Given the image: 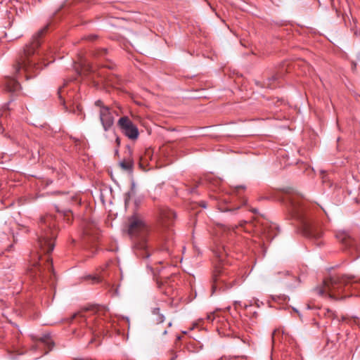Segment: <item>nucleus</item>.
<instances>
[{"instance_id": "nucleus-1", "label": "nucleus", "mask_w": 360, "mask_h": 360, "mask_svg": "<svg viewBox=\"0 0 360 360\" xmlns=\"http://www.w3.org/2000/svg\"><path fill=\"white\" fill-rule=\"evenodd\" d=\"M48 28L49 25H47L33 36L30 44L26 45L23 55L13 65L15 72H23L26 80L34 77L42 68L41 65L37 62V59L32 57V55L34 54L36 49L40 46L41 38L47 32Z\"/></svg>"}, {"instance_id": "nucleus-2", "label": "nucleus", "mask_w": 360, "mask_h": 360, "mask_svg": "<svg viewBox=\"0 0 360 360\" xmlns=\"http://www.w3.org/2000/svg\"><path fill=\"white\" fill-rule=\"evenodd\" d=\"M288 210L292 217L300 221L302 233L309 238H319L322 231L305 213V204L299 196H292L289 200Z\"/></svg>"}, {"instance_id": "nucleus-3", "label": "nucleus", "mask_w": 360, "mask_h": 360, "mask_svg": "<svg viewBox=\"0 0 360 360\" xmlns=\"http://www.w3.org/2000/svg\"><path fill=\"white\" fill-rule=\"evenodd\" d=\"M58 234L56 219L51 214L41 216L38 221L37 236L40 250L46 255L51 253L54 248Z\"/></svg>"}, {"instance_id": "nucleus-4", "label": "nucleus", "mask_w": 360, "mask_h": 360, "mask_svg": "<svg viewBox=\"0 0 360 360\" xmlns=\"http://www.w3.org/2000/svg\"><path fill=\"white\" fill-rule=\"evenodd\" d=\"M352 276L334 275L323 281V288L319 289V294H328L329 296L335 300L345 298L347 295L344 292L354 279Z\"/></svg>"}, {"instance_id": "nucleus-5", "label": "nucleus", "mask_w": 360, "mask_h": 360, "mask_svg": "<svg viewBox=\"0 0 360 360\" xmlns=\"http://www.w3.org/2000/svg\"><path fill=\"white\" fill-rule=\"evenodd\" d=\"M128 222V234L133 238H140V241L136 243V247L141 250H146L147 248L146 236L148 231L146 222L137 215L129 217Z\"/></svg>"}, {"instance_id": "nucleus-6", "label": "nucleus", "mask_w": 360, "mask_h": 360, "mask_svg": "<svg viewBox=\"0 0 360 360\" xmlns=\"http://www.w3.org/2000/svg\"><path fill=\"white\" fill-rule=\"evenodd\" d=\"M236 279L230 277L222 268L216 267L212 275V293L217 291H226L231 288Z\"/></svg>"}, {"instance_id": "nucleus-7", "label": "nucleus", "mask_w": 360, "mask_h": 360, "mask_svg": "<svg viewBox=\"0 0 360 360\" xmlns=\"http://www.w3.org/2000/svg\"><path fill=\"white\" fill-rule=\"evenodd\" d=\"M152 314L153 316V320L155 323L154 331L156 335L159 336H164L167 333V329L172 325V321L167 322L165 325L163 324L165 321V317L162 313H161L160 308L155 307L153 309Z\"/></svg>"}, {"instance_id": "nucleus-8", "label": "nucleus", "mask_w": 360, "mask_h": 360, "mask_svg": "<svg viewBox=\"0 0 360 360\" xmlns=\"http://www.w3.org/2000/svg\"><path fill=\"white\" fill-rule=\"evenodd\" d=\"M54 342L51 337L49 334L43 335L41 338L34 340V345L31 347V350L34 352L39 351V354L36 359L48 354L53 347Z\"/></svg>"}, {"instance_id": "nucleus-9", "label": "nucleus", "mask_w": 360, "mask_h": 360, "mask_svg": "<svg viewBox=\"0 0 360 360\" xmlns=\"http://www.w3.org/2000/svg\"><path fill=\"white\" fill-rule=\"evenodd\" d=\"M117 126L121 131L129 139L136 140L139 133L137 127L127 117L123 116L118 120Z\"/></svg>"}, {"instance_id": "nucleus-10", "label": "nucleus", "mask_w": 360, "mask_h": 360, "mask_svg": "<svg viewBox=\"0 0 360 360\" xmlns=\"http://www.w3.org/2000/svg\"><path fill=\"white\" fill-rule=\"evenodd\" d=\"M98 112L100 122L104 131L110 130L114 124L115 117L118 115L117 111L111 108H103Z\"/></svg>"}, {"instance_id": "nucleus-11", "label": "nucleus", "mask_w": 360, "mask_h": 360, "mask_svg": "<svg viewBox=\"0 0 360 360\" xmlns=\"http://www.w3.org/2000/svg\"><path fill=\"white\" fill-rule=\"evenodd\" d=\"M53 271L52 259L46 255L44 259L41 256H39V261L34 264L33 268L31 269L32 272L34 274L36 278H42L44 273L46 270Z\"/></svg>"}, {"instance_id": "nucleus-12", "label": "nucleus", "mask_w": 360, "mask_h": 360, "mask_svg": "<svg viewBox=\"0 0 360 360\" xmlns=\"http://www.w3.org/2000/svg\"><path fill=\"white\" fill-rule=\"evenodd\" d=\"M175 217V213L170 209L162 208L160 210V220L165 227L168 228L173 225Z\"/></svg>"}, {"instance_id": "nucleus-13", "label": "nucleus", "mask_w": 360, "mask_h": 360, "mask_svg": "<svg viewBox=\"0 0 360 360\" xmlns=\"http://www.w3.org/2000/svg\"><path fill=\"white\" fill-rule=\"evenodd\" d=\"M5 85L6 90L11 92H15L20 89V83L12 77L6 79Z\"/></svg>"}, {"instance_id": "nucleus-14", "label": "nucleus", "mask_w": 360, "mask_h": 360, "mask_svg": "<svg viewBox=\"0 0 360 360\" xmlns=\"http://www.w3.org/2000/svg\"><path fill=\"white\" fill-rule=\"evenodd\" d=\"M129 157L124 159L122 162H120V167L126 170V171H131L134 166L133 159L131 158V150H129Z\"/></svg>"}, {"instance_id": "nucleus-15", "label": "nucleus", "mask_w": 360, "mask_h": 360, "mask_svg": "<svg viewBox=\"0 0 360 360\" xmlns=\"http://www.w3.org/2000/svg\"><path fill=\"white\" fill-rule=\"evenodd\" d=\"M241 228L245 232L247 233H252L253 231H255V226L252 224L251 221H242L238 226H236L235 228Z\"/></svg>"}, {"instance_id": "nucleus-16", "label": "nucleus", "mask_w": 360, "mask_h": 360, "mask_svg": "<svg viewBox=\"0 0 360 360\" xmlns=\"http://www.w3.org/2000/svg\"><path fill=\"white\" fill-rule=\"evenodd\" d=\"M56 211L58 213H61L63 216L64 220H65L68 223H70L73 219L72 212L70 210H65L63 211H60L58 208Z\"/></svg>"}, {"instance_id": "nucleus-17", "label": "nucleus", "mask_w": 360, "mask_h": 360, "mask_svg": "<svg viewBox=\"0 0 360 360\" xmlns=\"http://www.w3.org/2000/svg\"><path fill=\"white\" fill-rule=\"evenodd\" d=\"M84 280L89 281L91 283H98L101 281L99 276L97 275H87L84 277Z\"/></svg>"}, {"instance_id": "nucleus-18", "label": "nucleus", "mask_w": 360, "mask_h": 360, "mask_svg": "<svg viewBox=\"0 0 360 360\" xmlns=\"http://www.w3.org/2000/svg\"><path fill=\"white\" fill-rule=\"evenodd\" d=\"M79 319V321L86 322V325H89V322H87V316L82 312L75 313L72 315V319Z\"/></svg>"}, {"instance_id": "nucleus-19", "label": "nucleus", "mask_w": 360, "mask_h": 360, "mask_svg": "<svg viewBox=\"0 0 360 360\" xmlns=\"http://www.w3.org/2000/svg\"><path fill=\"white\" fill-rule=\"evenodd\" d=\"M95 226L94 224H89L84 229V233L85 235H91L94 233Z\"/></svg>"}, {"instance_id": "nucleus-20", "label": "nucleus", "mask_w": 360, "mask_h": 360, "mask_svg": "<svg viewBox=\"0 0 360 360\" xmlns=\"http://www.w3.org/2000/svg\"><path fill=\"white\" fill-rule=\"evenodd\" d=\"M163 286H165V289L164 290V293L167 296H172L174 294V289L172 286L165 285L163 284Z\"/></svg>"}, {"instance_id": "nucleus-21", "label": "nucleus", "mask_w": 360, "mask_h": 360, "mask_svg": "<svg viewBox=\"0 0 360 360\" xmlns=\"http://www.w3.org/2000/svg\"><path fill=\"white\" fill-rule=\"evenodd\" d=\"M95 105L99 108V110H101L103 108H109L108 106L105 105L101 100H97L95 101Z\"/></svg>"}, {"instance_id": "nucleus-22", "label": "nucleus", "mask_w": 360, "mask_h": 360, "mask_svg": "<svg viewBox=\"0 0 360 360\" xmlns=\"http://www.w3.org/2000/svg\"><path fill=\"white\" fill-rule=\"evenodd\" d=\"M4 120L5 118L3 117V115H1L0 117V131L1 130V132H3L5 130V128L4 127Z\"/></svg>"}, {"instance_id": "nucleus-23", "label": "nucleus", "mask_w": 360, "mask_h": 360, "mask_svg": "<svg viewBox=\"0 0 360 360\" xmlns=\"http://www.w3.org/2000/svg\"><path fill=\"white\" fill-rule=\"evenodd\" d=\"M101 324V323H96L95 325L94 326V330L96 331L97 330H100V325Z\"/></svg>"}, {"instance_id": "nucleus-24", "label": "nucleus", "mask_w": 360, "mask_h": 360, "mask_svg": "<svg viewBox=\"0 0 360 360\" xmlns=\"http://www.w3.org/2000/svg\"><path fill=\"white\" fill-rule=\"evenodd\" d=\"M131 195V193H129L127 194V197H126V198H125V204L129 203V200H130Z\"/></svg>"}, {"instance_id": "nucleus-25", "label": "nucleus", "mask_w": 360, "mask_h": 360, "mask_svg": "<svg viewBox=\"0 0 360 360\" xmlns=\"http://www.w3.org/2000/svg\"><path fill=\"white\" fill-rule=\"evenodd\" d=\"M60 91H61V88H60V89H58V94H59V98H60V101L63 102V103H65V101L62 98V97H61V96H60Z\"/></svg>"}, {"instance_id": "nucleus-26", "label": "nucleus", "mask_w": 360, "mask_h": 360, "mask_svg": "<svg viewBox=\"0 0 360 360\" xmlns=\"http://www.w3.org/2000/svg\"><path fill=\"white\" fill-rule=\"evenodd\" d=\"M96 38V35H90V36H89V37H88V39H89V40H94V39H95Z\"/></svg>"}, {"instance_id": "nucleus-27", "label": "nucleus", "mask_w": 360, "mask_h": 360, "mask_svg": "<svg viewBox=\"0 0 360 360\" xmlns=\"http://www.w3.org/2000/svg\"><path fill=\"white\" fill-rule=\"evenodd\" d=\"M277 79V77L276 76H273L271 78H269V81L271 82V81H276Z\"/></svg>"}, {"instance_id": "nucleus-28", "label": "nucleus", "mask_w": 360, "mask_h": 360, "mask_svg": "<svg viewBox=\"0 0 360 360\" xmlns=\"http://www.w3.org/2000/svg\"><path fill=\"white\" fill-rule=\"evenodd\" d=\"M116 143L117 144V146H119L120 144V139L119 137L116 138Z\"/></svg>"}, {"instance_id": "nucleus-29", "label": "nucleus", "mask_w": 360, "mask_h": 360, "mask_svg": "<svg viewBox=\"0 0 360 360\" xmlns=\"http://www.w3.org/2000/svg\"><path fill=\"white\" fill-rule=\"evenodd\" d=\"M91 311H98V307H93L91 309Z\"/></svg>"}, {"instance_id": "nucleus-30", "label": "nucleus", "mask_w": 360, "mask_h": 360, "mask_svg": "<svg viewBox=\"0 0 360 360\" xmlns=\"http://www.w3.org/2000/svg\"><path fill=\"white\" fill-rule=\"evenodd\" d=\"M267 86L269 87V88H274L276 86L275 85H272L271 83H268L267 84Z\"/></svg>"}, {"instance_id": "nucleus-31", "label": "nucleus", "mask_w": 360, "mask_h": 360, "mask_svg": "<svg viewBox=\"0 0 360 360\" xmlns=\"http://www.w3.org/2000/svg\"><path fill=\"white\" fill-rule=\"evenodd\" d=\"M240 188H241V189H244V187H243V186H240L236 187V189H237V190L240 189Z\"/></svg>"}, {"instance_id": "nucleus-32", "label": "nucleus", "mask_w": 360, "mask_h": 360, "mask_svg": "<svg viewBox=\"0 0 360 360\" xmlns=\"http://www.w3.org/2000/svg\"><path fill=\"white\" fill-rule=\"evenodd\" d=\"M142 162H143V158H141V160H140V162H139V165H140L141 167H142Z\"/></svg>"}, {"instance_id": "nucleus-33", "label": "nucleus", "mask_w": 360, "mask_h": 360, "mask_svg": "<svg viewBox=\"0 0 360 360\" xmlns=\"http://www.w3.org/2000/svg\"><path fill=\"white\" fill-rule=\"evenodd\" d=\"M71 198H72V200H77V198H75V197H72Z\"/></svg>"}, {"instance_id": "nucleus-34", "label": "nucleus", "mask_w": 360, "mask_h": 360, "mask_svg": "<svg viewBox=\"0 0 360 360\" xmlns=\"http://www.w3.org/2000/svg\"><path fill=\"white\" fill-rule=\"evenodd\" d=\"M115 154H118V149H115Z\"/></svg>"}, {"instance_id": "nucleus-35", "label": "nucleus", "mask_w": 360, "mask_h": 360, "mask_svg": "<svg viewBox=\"0 0 360 360\" xmlns=\"http://www.w3.org/2000/svg\"><path fill=\"white\" fill-rule=\"evenodd\" d=\"M203 207H205V203H202V205H201Z\"/></svg>"}, {"instance_id": "nucleus-36", "label": "nucleus", "mask_w": 360, "mask_h": 360, "mask_svg": "<svg viewBox=\"0 0 360 360\" xmlns=\"http://www.w3.org/2000/svg\"><path fill=\"white\" fill-rule=\"evenodd\" d=\"M203 207H205V203H202V205H201Z\"/></svg>"}, {"instance_id": "nucleus-37", "label": "nucleus", "mask_w": 360, "mask_h": 360, "mask_svg": "<svg viewBox=\"0 0 360 360\" xmlns=\"http://www.w3.org/2000/svg\"><path fill=\"white\" fill-rule=\"evenodd\" d=\"M146 257H149V255L148 253H146Z\"/></svg>"}, {"instance_id": "nucleus-38", "label": "nucleus", "mask_w": 360, "mask_h": 360, "mask_svg": "<svg viewBox=\"0 0 360 360\" xmlns=\"http://www.w3.org/2000/svg\"><path fill=\"white\" fill-rule=\"evenodd\" d=\"M239 304V302H235V304H236H236Z\"/></svg>"}]
</instances>
